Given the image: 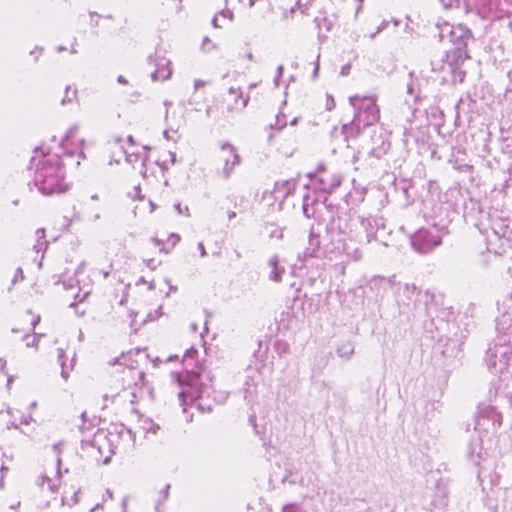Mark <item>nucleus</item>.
Segmentation results:
<instances>
[{"mask_svg": "<svg viewBox=\"0 0 512 512\" xmlns=\"http://www.w3.org/2000/svg\"><path fill=\"white\" fill-rule=\"evenodd\" d=\"M512 303L511 298L498 302L499 315L496 318L494 348L487 353V364L493 374L499 377L503 388L512 387Z\"/></svg>", "mask_w": 512, "mask_h": 512, "instance_id": "obj_1", "label": "nucleus"}, {"mask_svg": "<svg viewBox=\"0 0 512 512\" xmlns=\"http://www.w3.org/2000/svg\"><path fill=\"white\" fill-rule=\"evenodd\" d=\"M378 226V221L371 216H340L332 224V244L349 259L357 260L361 247L375 239Z\"/></svg>", "mask_w": 512, "mask_h": 512, "instance_id": "obj_2", "label": "nucleus"}, {"mask_svg": "<svg viewBox=\"0 0 512 512\" xmlns=\"http://www.w3.org/2000/svg\"><path fill=\"white\" fill-rule=\"evenodd\" d=\"M30 170L33 185L43 195L62 193L69 188L61 156L50 145L34 150Z\"/></svg>", "mask_w": 512, "mask_h": 512, "instance_id": "obj_3", "label": "nucleus"}, {"mask_svg": "<svg viewBox=\"0 0 512 512\" xmlns=\"http://www.w3.org/2000/svg\"><path fill=\"white\" fill-rule=\"evenodd\" d=\"M153 398L152 387L144 373L134 368H125L120 378L113 379L102 394L103 408L134 406L149 402Z\"/></svg>", "mask_w": 512, "mask_h": 512, "instance_id": "obj_4", "label": "nucleus"}, {"mask_svg": "<svg viewBox=\"0 0 512 512\" xmlns=\"http://www.w3.org/2000/svg\"><path fill=\"white\" fill-rule=\"evenodd\" d=\"M440 40L453 45L446 53V60L441 66L444 80L452 84L461 83L465 78L464 62L468 59L467 43L471 38L470 30L462 24L442 22L437 24Z\"/></svg>", "mask_w": 512, "mask_h": 512, "instance_id": "obj_5", "label": "nucleus"}, {"mask_svg": "<svg viewBox=\"0 0 512 512\" xmlns=\"http://www.w3.org/2000/svg\"><path fill=\"white\" fill-rule=\"evenodd\" d=\"M177 381L181 387L179 399L184 411H186L187 405H196L203 412L210 411L212 409L211 398L216 403H223L228 397L227 392L213 389L212 378L208 371L185 372L177 376Z\"/></svg>", "mask_w": 512, "mask_h": 512, "instance_id": "obj_6", "label": "nucleus"}, {"mask_svg": "<svg viewBox=\"0 0 512 512\" xmlns=\"http://www.w3.org/2000/svg\"><path fill=\"white\" fill-rule=\"evenodd\" d=\"M503 423V415L496 406L480 404L475 416V432L477 438H473L468 445V457L474 463L482 458L483 444L486 440L491 442Z\"/></svg>", "mask_w": 512, "mask_h": 512, "instance_id": "obj_7", "label": "nucleus"}, {"mask_svg": "<svg viewBox=\"0 0 512 512\" xmlns=\"http://www.w3.org/2000/svg\"><path fill=\"white\" fill-rule=\"evenodd\" d=\"M341 176L331 170L324 168L310 177V182L307 185L308 192L303 196V213L307 218L315 215V205L324 203L326 194L331 193L341 184Z\"/></svg>", "mask_w": 512, "mask_h": 512, "instance_id": "obj_8", "label": "nucleus"}, {"mask_svg": "<svg viewBox=\"0 0 512 512\" xmlns=\"http://www.w3.org/2000/svg\"><path fill=\"white\" fill-rule=\"evenodd\" d=\"M445 8L464 6L466 13L490 21L512 18V0H440Z\"/></svg>", "mask_w": 512, "mask_h": 512, "instance_id": "obj_9", "label": "nucleus"}, {"mask_svg": "<svg viewBox=\"0 0 512 512\" xmlns=\"http://www.w3.org/2000/svg\"><path fill=\"white\" fill-rule=\"evenodd\" d=\"M349 103L355 113L353 121L342 127L345 138L354 137L361 128L376 124L380 119V110L375 96L353 95Z\"/></svg>", "mask_w": 512, "mask_h": 512, "instance_id": "obj_10", "label": "nucleus"}, {"mask_svg": "<svg viewBox=\"0 0 512 512\" xmlns=\"http://www.w3.org/2000/svg\"><path fill=\"white\" fill-rule=\"evenodd\" d=\"M482 233L487 249L496 255L505 253L512 247V229L509 219L503 212L494 211L489 214L487 223H482Z\"/></svg>", "mask_w": 512, "mask_h": 512, "instance_id": "obj_11", "label": "nucleus"}, {"mask_svg": "<svg viewBox=\"0 0 512 512\" xmlns=\"http://www.w3.org/2000/svg\"><path fill=\"white\" fill-rule=\"evenodd\" d=\"M446 234L444 226L430 225L417 230L411 237V244L415 250L427 253L441 243Z\"/></svg>", "mask_w": 512, "mask_h": 512, "instance_id": "obj_12", "label": "nucleus"}, {"mask_svg": "<svg viewBox=\"0 0 512 512\" xmlns=\"http://www.w3.org/2000/svg\"><path fill=\"white\" fill-rule=\"evenodd\" d=\"M84 146L85 140L83 137L79 136L78 126H72L69 128L61 142L52 147V149L59 154L60 152H63L67 156H76L78 158L76 164L79 165L80 159L85 158Z\"/></svg>", "mask_w": 512, "mask_h": 512, "instance_id": "obj_13", "label": "nucleus"}, {"mask_svg": "<svg viewBox=\"0 0 512 512\" xmlns=\"http://www.w3.org/2000/svg\"><path fill=\"white\" fill-rule=\"evenodd\" d=\"M110 443H112L113 453L127 452L134 448L136 442V433L123 424H112L109 428Z\"/></svg>", "mask_w": 512, "mask_h": 512, "instance_id": "obj_14", "label": "nucleus"}, {"mask_svg": "<svg viewBox=\"0 0 512 512\" xmlns=\"http://www.w3.org/2000/svg\"><path fill=\"white\" fill-rule=\"evenodd\" d=\"M294 189L295 182L293 180L278 181L271 190H266L263 193V202L270 207L272 211L280 210L284 200Z\"/></svg>", "mask_w": 512, "mask_h": 512, "instance_id": "obj_15", "label": "nucleus"}, {"mask_svg": "<svg viewBox=\"0 0 512 512\" xmlns=\"http://www.w3.org/2000/svg\"><path fill=\"white\" fill-rule=\"evenodd\" d=\"M149 64L153 67L151 79L154 82H163L171 78L173 67L171 60L165 55V52L156 50L149 57Z\"/></svg>", "mask_w": 512, "mask_h": 512, "instance_id": "obj_16", "label": "nucleus"}, {"mask_svg": "<svg viewBox=\"0 0 512 512\" xmlns=\"http://www.w3.org/2000/svg\"><path fill=\"white\" fill-rule=\"evenodd\" d=\"M86 269V262L81 261L76 269L74 270V275H68V272H65L62 275V283L66 289H72L76 286L79 287V292H83V297L87 296L90 293L91 280L88 276L84 275V271Z\"/></svg>", "mask_w": 512, "mask_h": 512, "instance_id": "obj_17", "label": "nucleus"}, {"mask_svg": "<svg viewBox=\"0 0 512 512\" xmlns=\"http://www.w3.org/2000/svg\"><path fill=\"white\" fill-rule=\"evenodd\" d=\"M219 158L223 162L222 174L229 177L236 166L240 164V156L237 149L230 143L220 146Z\"/></svg>", "mask_w": 512, "mask_h": 512, "instance_id": "obj_18", "label": "nucleus"}, {"mask_svg": "<svg viewBox=\"0 0 512 512\" xmlns=\"http://www.w3.org/2000/svg\"><path fill=\"white\" fill-rule=\"evenodd\" d=\"M165 107V115L164 119L167 125V128L164 130V137L168 140H174L172 136H170V132L176 134L180 126L184 123L183 113L177 115L176 111L170 113V106L172 102L170 100H165L163 102Z\"/></svg>", "mask_w": 512, "mask_h": 512, "instance_id": "obj_19", "label": "nucleus"}, {"mask_svg": "<svg viewBox=\"0 0 512 512\" xmlns=\"http://www.w3.org/2000/svg\"><path fill=\"white\" fill-rule=\"evenodd\" d=\"M109 431L107 430H98L92 440V445L96 447L100 454L104 455L105 458H109L113 453L112 443H110Z\"/></svg>", "mask_w": 512, "mask_h": 512, "instance_id": "obj_20", "label": "nucleus"}, {"mask_svg": "<svg viewBox=\"0 0 512 512\" xmlns=\"http://www.w3.org/2000/svg\"><path fill=\"white\" fill-rule=\"evenodd\" d=\"M225 100L231 111H241L247 105L248 97L243 96L239 87L231 86Z\"/></svg>", "mask_w": 512, "mask_h": 512, "instance_id": "obj_21", "label": "nucleus"}, {"mask_svg": "<svg viewBox=\"0 0 512 512\" xmlns=\"http://www.w3.org/2000/svg\"><path fill=\"white\" fill-rule=\"evenodd\" d=\"M176 162L175 153L172 151H165L157 162H151V176L157 178L159 175H163L164 170L168 169L170 165Z\"/></svg>", "mask_w": 512, "mask_h": 512, "instance_id": "obj_22", "label": "nucleus"}, {"mask_svg": "<svg viewBox=\"0 0 512 512\" xmlns=\"http://www.w3.org/2000/svg\"><path fill=\"white\" fill-rule=\"evenodd\" d=\"M126 161L132 164L133 168H136V164L139 163V172L145 180H149L151 176V161L148 160L144 154L139 153H127Z\"/></svg>", "mask_w": 512, "mask_h": 512, "instance_id": "obj_23", "label": "nucleus"}, {"mask_svg": "<svg viewBox=\"0 0 512 512\" xmlns=\"http://www.w3.org/2000/svg\"><path fill=\"white\" fill-rule=\"evenodd\" d=\"M448 504V496L445 488H437L430 503L431 512H444Z\"/></svg>", "mask_w": 512, "mask_h": 512, "instance_id": "obj_24", "label": "nucleus"}, {"mask_svg": "<svg viewBox=\"0 0 512 512\" xmlns=\"http://www.w3.org/2000/svg\"><path fill=\"white\" fill-rule=\"evenodd\" d=\"M137 429L141 431L145 437L149 435H156L160 429L159 425L156 424L152 419L144 417L143 415H137Z\"/></svg>", "mask_w": 512, "mask_h": 512, "instance_id": "obj_25", "label": "nucleus"}, {"mask_svg": "<svg viewBox=\"0 0 512 512\" xmlns=\"http://www.w3.org/2000/svg\"><path fill=\"white\" fill-rule=\"evenodd\" d=\"M257 380L258 376H248L243 386V396L248 403H253L257 397Z\"/></svg>", "mask_w": 512, "mask_h": 512, "instance_id": "obj_26", "label": "nucleus"}, {"mask_svg": "<svg viewBox=\"0 0 512 512\" xmlns=\"http://www.w3.org/2000/svg\"><path fill=\"white\" fill-rule=\"evenodd\" d=\"M268 265L270 267L269 278L274 282H280L282 280V275L284 273V268L279 266V259L277 256H272Z\"/></svg>", "mask_w": 512, "mask_h": 512, "instance_id": "obj_27", "label": "nucleus"}, {"mask_svg": "<svg viewBox=\"0 0 512 512\" xmlns=\"http://www.w3.org/2000/svg\"><path fill=\"white\" fill-rule=\"evenodd\" d=\"M233 12L229 9H223L212 19V25L215 28H222L232 22Z\"/></svg>", "mask_w": 512, "mask_h": 512, "instance_id": "obj_28", "label": "nucleus"}, {"mask_svg": "<svg viewBox=\"0 0 512 512\" xmlns=\"http://www.w3.org/2000/svg\"><path fill=\"white\" fill-rule=\"evenodd\" d=\"M58 352V360L61 366V376L64 380H67L69 377L70 371L73 369V359L70 360L69 363H67V357L65 356V352L62 348H59L57 350Z\"/></svg>", "mask_w": 512, "mask_h": 512, "instance_id": "obj_29", "label": "nucleus"}, {"mask_svg": "<svg viewBox=\"0 0 512 512\" xmlns=\"http://www.w3.org/2000/svg\"><path fill=\"white\" fill-rule=\"evenodd\" d=\"M319 238L317 236L310 237V247L304 252L305 257H314L319 250Z\"/></svg>", "mask_w": 512, "mask_h": 512, "instance_id": "obj_30", "label": "nucleus"}, {"mask_svg": "<svg viewBox=\"0 0 512 512\" xmlns=\"http://www.w3.org/2000/svg\"><path fill=\"white\" fill-rule=\"evenodd\" d=\"M41 337H42L41 334H36V333H33L31 335L30 334H26L23 337V341L25 342L26 347L37 349Z\"/></svg>", "mask_w": 512, "mask_h": 512, "instance_id": "obj_31", "label": "nucleus"}, {"mask_svg": "<svg viewBox=\"0 0 512 512\" xmlns=\"http://www.w3.org/2000/svg\"><path fill=\"white\" fill-rule=\"evenodd\" d=\"M32 421H34L31 414L27 413L26 415L21 416L19 422L11 421L7 423V428L11 429H18L20 425H29Z\"/></svg>", "mask_w": 512, "mask_h": 512, "instance_id": "obj_32", "label": "nucleus"}, {"mask_svg": "<svg viewBox=\"0 0 512 512\" xmlns=\"http://www.w3.org/2000/svg\"><path fill=\"white\" fill-rule=\"evenodd\" d=\"M76 95H77V89L72 86H67L65 89V95L61 99V104L65 105L67 103H71L76 98Z\"/></svg>", "mask_w": 512, "mask_h": 512, "instance_id": "obj_33", "label": "nucleus"}, {"mask_svg": "<svg viewBox=\"0 0 512 512\" xmlns=\"http://www.w3.org/2000/svg\"><path fill=\"white\" fill-rule=\"evenodd\" d=\"M354 352V349L351 344H345L342 345L340 348H338L337 353L340 357L349 359Z\"/></svg>", "mask_w": 512, "mask_h": 512, "instance_id": "obj_34", "label": "nucleus"}, {"mask_svg": "<svg viewBox=\"0 0 512 512\" xmlns=\"http://www.w3.org/2000/svg\"><path fill=\"white\" fill-rule=\"evenodd\" d=\"M216 48H217L216 44L213 43L209 37L205 36L202 39V43H201V50L202 51L210 52V51H212V50H214Z\"/></svg>", "mask_w": 512, "mask_h": 512, "instance_id": "obj_35", "label": "nucleus"}, {"mask_svg": "<svg viewBox=\"0 0 512 512\" xmlns=\"http://www.w3.org/2000/svg\"><path fill=\"white\" fill-rule=\"evenodd\" d=\"M274 347L279 355L285 354L289 351V344L282 340L276 341Z\"/></svg>", "mask_w": 512, "mask_h": 512, "instance_id": "obj_36", "label": "nucleus"}, {"mask_svg": "<svg viewBox=\"0 0 512 512\" xmlns=\"http://www.w3.org/2000/svg\"><path fill=\"white\" fill-rule=\"evenodd\" d=\"M36 235H37L39 240H38V243L34 246V249L36 250L37 253H39V252H42L46 248L45 241H40L41 239L44 238V231L43 230H37L36 231Z\"/></svg>", "mask_w": 512, "mask_h": 512, "instance_id": "obj_37", "label": "nucleus"}, {"mask_svg": "<svg viewBox=\"0 0 512 512\" xmlns=\"http://www.w3.org/2000/svg\"><path fill=\"white\" fill-rule=\"evenodd\" d=\"M507 174L508 177L504 180V183L502 185V190H506L507 188L512 186V155H511V161L508 164L507 167Z\"/></svg>", "mask_w": 512, "mask_h": 512, "instance_id": "obj_38", "label": "nucleus"}, {"mask_svg": "<svg viewBox=\"0 0 512 512\" xmlns=\"http://www.w3.org/2000/svg\"><path fill=\"white\" fill-rule=\"evenodd\" d=\"M282 512H308V510L301 505L288 504L283 507Z\"/></svg>", "mask_w": 512, "mask_h": 512, "instance_id": "obj_39", "label": "nucleus"}, {"mask_svg": "<svg viewBox=\"0 0 512 512\" xmlns=\"http://www.w3.org/2000/svg\"><path fill=\"white\" fill-rule=\"evenodd\" d=\"M143 263L151 271L156 270L160 266V264H161L160 261H158V260H156L154 258H145V259H143Z\"/></svg>", "mask_w": 512, "mask_h": 512, "instance_id": "obj_40", "label": "nucleus"}, {"mask_svg": "<svg viewBox=\"0 0 512 512\" xmlns=\"http://www.w3.org/2000/svg\"><path fill=\"white\" fill-rule=\"evenodd\" d=\"M287 125V119L285 114L279 113L276 117V122L274 127L278 130L283 129Z\"/></svg>", "mask_w": 512, "mask_h": 512, "instance_id": "obj_41", "label": "nucleus"}, {"mask_svg": "<svg viewBox=\"0 0 512 512\" xmlns=\"http://www.w3.org/2000/svg\"><path fill=\"white\" fill-rule=\"evenodd\" d=\"M162 306H158L153 312H149L147 315V321H155L163 315Z\"/></svg>", "mask_w": 512, "mask_h": 512, "instance_id": "obj_42", "label": "nucleus"}, {"mask_svg": "<svg viewBox=\"0 0 512 512\" xmlns=\"http://www.w3.org/2000/svg\"><path fill=\"white\" fill-rule=\"evenodd\" d=\"M151 242H153V244L155 246L159 247L160 252H163L166 254L170 252V249H167L165 243L162 240H160L156 237H153V238H151Z\"/></svg>", "mask_w": 512, "mask_h": 512, "instance_id": "obj_43", "label": "nucleus"}, {"mask_svg": "<svg viewBox=\"0 0 512 512\" xmlns=\"http://www.w3.org/2000/svg\"><path fill=\"white\" fill-rule=\"evenodd\" d=\"M179 241L180 236L176 233H171L167 239V243L170 244V247L168 249H170L171 251L178 244Z\"/></svg>", "mask_w": 512, "mask_h": 512, "instance_id": "obj_44", "label": "nucleus"}, {"mask_svg": "<svg viewBox=\"0 0 512 512\" xmlns=\"http://www.w3.org/2000/svg\"><path fill=\"white\" fill-rule=\"evenodd\" d=\"M61 501L62 504H67L69 506L76 504L78 502V491L74 492L73 496L70 499L67 498L66 496H63Z\"/></svg>", "mask_w": 512, "mask_h": 512, "instance_id": "obj_45", "label": "nucleus"}, {"mask_svg": "<svg viewBox=\"0 0 512 512\" xmlns=\"http://www.w3.org/2000/svg\"><path fill=\"white\" fill-rule=\"evenodd\" d=\"M42 487L45 489L51 490L52 492L56 491V485L53 483V481L47 477L43 478Z\"/></svg>", "mask_w": 512, "mask_h": 512, "instance_id": "obj_46", "label": "nucleus"}, {"mask_svg": "<svg viewBox=\"0 0 512 512\" xmlns=\"http://www.w3.org/2000/svg\"><path fill=\"white\" fill-rule=\"evenodd\" d=\"M325 107H326V109L328 111H331V110L334 109V107H335V100H334L332 95H329V94L326 95Z\"/></svg>", "mask_w": 512, "mask_h": 512, "instance_id": "obj_47", "label": "nucleus"}, {"mask_svg": "<svg viewBox=\"0 0 512 512\" xmlns=\"http://www.w3.org/2000/svg\"><path fill=\"white\" fill-rule=\"evenodd\" d=\"M24 279V274L21 268H17L14 274V277L12 279V283L15 284L19 281H22Z\"/></svg>", "mask_w": 512, "mask_h": 512, "instance_id": "obj_48", "label": "nucleus"}, {"mask_svg": "<svg viewBox=\"0 0 512 512\" xmlns=\"http://www.w3.org/2000/svg\"><path fill=\"white\" fill-rule=\"evenodd\" d=\"M174 207H175L176 211L178 212V214L188 216L189 209L187 206L182 207L181 203H176L174 205Z\"/></svg>", "mask_w": 512, "mask_h": 512, "instance_id": "obj_49", "label": "nucleus"}, {"mask_svg": "<svg viewBox=\"0 0 512 512\" xmlns=\"http://www.w3.org/2000/svg\"><path fill=\"white\" fill-rule=\"evenodd\" d=\"M270 237L281 239L283 237V231L280 228H275L270 231Z\"/></svg>", "mask_w": 512, "mask_h": 512, "instance_id": "obj_50", "label": "nucleus"}, {"mask_svg": "<svg viewBox=\"0 0 512 512\" xmlns=\"http://www.w3.org/2000/svg\"><path fill=\"white\" fill-rule=\"evenodd\" d=\"M196 353L197 350L192 347L185 352L183 359L186 360L187 358H193Z\"/></svg>", "mask_w": 512, "mask_h": 512, "instance_id": "obj_51", "label": "nucleus"}, {"mask_svg": "<svg viewBox=\"0 0 512 512\" xmlns=\"http://www.w3.org/2000/svg\"><path fill=\"white\" fill-rule=\"evenodd\" d=\"M43 52L42 48L36 47L32 51H30V54L34 56L35 60H37Z\"/></svg>", "mask_w": 512, "mask_h": 512, "instance_id": "obj_52", "label": "nucleus"}, {"mask_svg": "<svg viewBox=\"0 0 512 512\" xmlns=\"http://www.w3.org/2000/svg\"><path fill=\"white\" fill-rule=\"evenodd\" d=\"M165 282H166V284H167V285H168V287H169V290H168V292L166 293V296L168 297V296H170V294H171V293L176 292L177 288H176V286H173V285L171 284V281H170L169 279H166V280H165Z\"/></svg>", "mask_w": 512, "mask_h": 512, "instance_id": "obj_53", "label": "nucleus"}, {"mask_svg": "<svg viewBox=\"0 0 512 512\" xmlns=\"http://www.w3.org/2000/svg\"><path fill=\"white\" fill-rule=\"evenodd\" d=\"M37 407H38V403H37V401H32V402L28 405V407H27V411H28V413L32 415L33 411H34Z\"/></svg>", "mask_w": 512, "mask_h": 512, "instance_id": "obj_54", "label": "nucleus"}, {"mask_svg": "<svg viewBox=\"0 0 512 512\" xmlns=\"http://www.w3.org/2000/svg\"><path fill=\"white\" fill-rule=\"evenodd\" d=\"M198 250H199V253H200V256L201 257H205L206 256V250H205V247H204V244L202 242H199L198 245Z\"/></svg>", "mask_w": 512, "mask_h": 512, "instance_id": "obj_55", "label": "nucleus"}, {"mask_svg": "<svg viewBox=\"0 0 512 512\" xmlns=\"http://www.w3.org/2000/svg\"><path fill=\"white\" fill-rule=\"evenodd\" d=\"M282 74H283V66H279L277 68V75L275 77V84L278 85V81L279 79L282 77Z\"/></svg>", "mask_w": 512, "mask_h": 512, "instance_id": "obj_56", "label": "nucleus"}, {"mask_svg": "<svg viewBox=\"0 0 512 512\" xmlns=\"http://www.w3.org/2000/svg\"><path fill=\"white\" fill-rule=\"evenodd\" d=\"M508 79H509V84H508L507 92H512V68L508 72Z\"/></svg>", "mask_w": 512, "mask_h": 512, "instance_id": "obj_57", "label": "nucleus"}, {"mask_svg": "<svg viewBox=\"0 0 512 512\" xmlns=\"http://www.w3.org/2000/svg\"><path fill=\"white\" fill-rule=\"evenodd\" d=\"M386 27V22H382L381 25L377 28V30L371 34V38H374L376 34L380 33Z\"/></svg>", "mask_w": 512, "mask_h": 512, "instance_id": "obj_58", "label": "nucleus"}, {"mask_svg": "<svg viewBox=\"0 0 512 512\" xmlns=\"http://www.w3.org/2000/svg\"><path fill=\"white\" fill-rule=\"evenodd\" d=\"M318 71H319V55L317 56V59H316L315 68L313 71V78L317 77Z\"/></svg>", "mask_w": 512, "mask_h": 512, "instance_id": "obj_59", "label": "nucleus"}, {"mask_svg": "<svg viewBox=\"0 0 512 512\" xmlns=\"http://www.w3.org/2000/svg\"><path fill=\"white\" fill-rule=\"evenodd\" d=\"M113 498V493L110 489H107L106 492H105V495L103 496V501H105L106 499H112Z\"/></svg>", "mask_w": 512, "mask_h": 512, "instance_id": "obj_60", "label": "nucleus"}, {"mask_svg": "<svg viewBox=\"0 0 512 512\" xmlns=\"http://www.w3.org/2000/svg\"><path fill=\"white\" fill-rule=\"evenodd\" d=\"M40 321V316H35L31 322V325H32V330L35 329L36 325L39 323Z\"/></svg>", "mask_w": 512, "mask_h": 512, "instance_id": "obj_61", "label": "nucleus"}, {"mask_svg": "<svg viewBox=\"0 0 512 512\" xmlns=\"http://www.w3.org/2000/svg\"><path fill=\"white\" fill-rule=\"evenodd\" d=\"M168 489H169V486H166L162 491H161V494H162V500L165 501L168 497Z\"/></svg>", "mask_w": 512, "mask_h": 512, "instance_id": "obj_62", "label": "nucleus"}, {"mask_svg": "<svg viewBox=\"0 0 512 512\" xmlns=\"http://www.w3.org/2000/svg\"><path fill=\"white\" fill-rule=\"evenodd\" d=\"M204 84H205V83H204V81L199 80V79H197V80H195V81H194V87H195V89H198V88H200V87L204 86Z\"/></svg>", "mask_w": 512, "mask_h": 512, "instance_id": "obj_63", "label": "nucleus"}, {"mask_svg": "<svg viewBox=\"0 0 512 512\" xmlns=\"http://www.w3.org/2000/svg\"><path fill=\"white\" fill-rule=\"evenodd\" d=\"M117 81H118V83L123 84V85L128 83L127 80L125 79V77L122 75L118 76Z\"/></svg>", "mask_w": 512, "mask_h": 512, "instance_id": "obj_64", "label": "nucleus"}]
</instances>
